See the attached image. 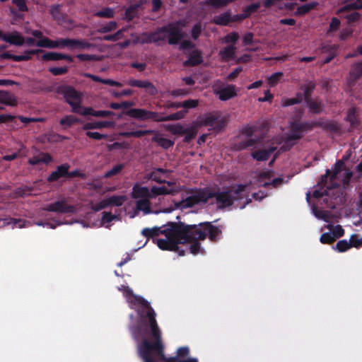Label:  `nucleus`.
I'll list each match as a JSON object with an SVG mask.
<instances>
[{"mask_svg": "<svg viewBox=\"0 0 362 362\" xmlns=\"http://www.w3.org/2000/svg\"><path fill=\"white\" fill-rule=\"evenodd\" d=\"M198 105H199L198 100H194V99H189V100L182 102V107L187 110L188 109L195 108L198 106Z\"/></svg>", "mask_w": 362, "mask_h": 362, "instance_id": "obj_64", "label": "nucleus"}, {"mask_svg": "<svg viewBox=\"0 0 362 362\" xmlns=\"http://www.w3.org/2000/svg\"><path fill=\"white\" fill-rule=\"evenodd\" d=\"M332 233L331 232L325 233L321 235L320 240L322 244H332L336 241V239L334 236H332Z\"/></svg>", "mask_w": 362, "mask_h": 362, "instance_id": "obj_63", "label": "nucleus"}, {"mask_svg": "<svg viewBox=\"0 0 362 362\" xmlns=\"http://www.w3.org/2000/svg\"><path fill=\"white\" fill-rule=\"evenodd\" d=\"M72 40L73 39L70 38H59L57 40H53L54 48H64L65 47L71 49L72 47Z\"/></svg>", "mask_w": 362, "mask_h": 362, "instance_id": "obj_43", "label": "nucleus"}, {"mask_svg": "<svg viewBox=\"0 0 362 362\" xmlns=\"http://www.w3.org/2000/svg\"><path fill=\"white\" fill-rule=\"evenodd\" d=\"M331 170L329 169L326 170L325 174L322 175L320 178V181L317 182L318 187H323L327 189L328 186H335V187L337 186V185L334 184V181H331Z\"/></svg>", "mask_w": 362, "mask_h": 362, "instance_id": "obj_30", "label": "nucleus"}, {"mask_svg": "<svg viewBox=\"0 0 362 362\" xmlns=\"http://www.w3.org/2000/svg\"><path fill=\"white\" fill-rule=\"evenodd\" d=\"M328 228L331 230V233L333 235L332 236H334L336 240L344 235V230L340 225H337L335 226L329 225Z\"/></svg>", "mask_w": 362, "mask_h": 362, "instance_id": "obj_58", "label": "nucleus"}, {"mask_svg": "<svg viewBox=\"0 0 362 362\" xmlns=\"http://www.w3.org/2000/svg\"><path fill=\"white\" fill-rule=\"evenodd\" d=\"M316 87V83L314 81H309L304 86L301 87V89L303 90V100L304 99L305 102H308L312 98V94Z\"/></svg>", "mask_w": 362, "mask_h": 362, "instance_id": "obj_27", "label": "nucleus"}, {"mask_svg": "<svg viewBox=\"0 0 362 362\" xmlns=\"http://www.w3.org/2000/svg\"><path fill=\"white\" fill-rule=\"evenodd\" d=\"M78 122L79 119L73 115H66L59 121V124L66 127H71L73 124Z\"/></svg>", "mask_w": 362, "mask_h": 362, "instance_id": "obj_44", "label": "nucleus"}, {"mask_svg": "<svg viewBox=\"0 0 362 362\" xmlns=\"http://www.w3.org/2000/svg\"><path fill=\"white\" fill-rule=\"evenodd\" d=\"M65 101L71 107L72 112L82 115L84 107L81 106L82 95L72 86H65L62 90Z\"/></svg>", "mask_w": 362, "mask_h": 362, "instance_id": "obj_6", "label": "nucleus"}, {"mask_svg": "<svg viewBox=\"0 0 362 362\" xmlns=\"http://www.w3.org/2000/svg\"><path fill=\"white\" fill-rule=\"evenodd\" d=\"M115 15V12L112 8L105 7L102 10L97 11L95 13V16L100 18H113Z\"/></svg>", "mask_w": 362, "mask_h": 362, "instance_id": "obj_55", "label": "nucleus"}, {"mask_svg": "<svg viewBox=\"0 0 362 362\" xmlns=\"http://www.w3.org/2000/svg\"><path fill=\"white\" fill-rule=\"evenodd\" d=\"M276 147L272 146L268 149H261L252 153V157L257 161L267 160L276 151Z\"/></svg>", "mask_w": 362, "mask_h": 362, "instance_id": "obj_21", "label": "nucleus"}, {"mask_svg": "<svg viewBox=\"0 0 362 362\" xmlns=\"http://www.w3.org/2000/svg\"><path fill=\"white\" fill-rule=\"evenodd\" d=\"M0 103L9 106H16L17 105V100L11 93L0 90Z\"/></svg>", "mask_w": 362, "mask_h": 362, "instance_id": "obj_25", "label": "nucleus"}, {"mask_svg": "<svg viewBox=\"0 0 362 362\" xmlns=\"http://www.w3.org/2000/svg\"><path fill=\"white\" fill-rule=\"evenodd\" d=\"M358 9H362V0H356L355 2L344 6L340 8L339 12H346Z\"/></svg>", "mask_w": 362, "mask_h": 362, "instance_id": "obj_41", "label": "nucleus"}, {"mask_svg": "<svg viewBox=\"0 0 362 362\" xmlns=\"http://www.w3.org/2000/svg\"><path fill=\"white\" fill-rule=\"evenodd\" d=\"M115 123L112 121H97L93 122H87L82 127L83 130L100 129L103 128H112Z\"/></svg>", "mask_w": 362, "mask_h": 362, "instance_id": "obj_20", "label": "nucleus"}, {"mask_svg": "<svg viewBox=\"0 0 362 362\" xmlns=\"http://www.w3.org/2000/svg\"><path fill=\"white\" fill-rule=\"evenodd\" d=\"M151 194H153L152 197H156L158 195L173 194L174 191L173 189H169L165 186H162V187L153 186L151 189Z\"/></svg>", "mask_w": 362, "mask_h": 362, "instance_id": "obj_35", "label": "nucleus"}, {"mask_svg": "<svg viewBox=\"0 0 362 362\" xmlns=\"http://www.w3.org/2000/svg\"><path fill=\"white\" fill-rule=\"evenodd\" d=\"M125 30L124 28L120 29L112 35H107L103 36L101 40L105 41L116 42L122 39L124 36L123 33Z\"/></svg>", "mask_w": 362, "mask_h": 362, "instance_id": "obj_45", "label": "nucleus"}, {"mask_svg": "<svg viewBox=\"0 0 362 362\" xmlns=\"http://www.w3.org/2000/svg\"><path fill=\"white\" fill-rule=\"evenodd\" d=\"M344 163L341 160H339L336 162V163L334 164V168L332 172H331L332 175H331L330 180L332 182L336 180L337 175L342 170V168L344 167Z\"/></svg>", "mask_w": 362, "mask_h": 362, "instance_id": "obj_57", "label": "nucleus"}, {"mask_svg": "<svg viewBox=\"0 0 362 362\" xmlns=\"http://www.w3.org/2000/svg\"><path fill=\"white\" fill-rule=\"evenodd\" d=\"M303 101V94L300 93H297L296 98H287L283 100L282 105L284 107H288L296 104H299Z\"/></svg>", "mask_w": 362, "mask_h": 362, "instance_id": "obj_47", "label": "nucleus"}, {"mask_svg": "<svg viewBox=\"0 0 362 362\" xmlns=\"http://www.w3.org/2000/svg\"><path fill=\"white\" fill-rule=\"evenodd\" d=\"M283 72L279 71L273 74L267 78L268 83L271 87H274L277 85L281 78L283 76Z\"/></svg>", "mask_w": 362, "mask_h": 362, "instance_id": "obj_60", "label": "nucleus"}, {"mask_svg": "<svg viewBox=\"0 0 362 362\" xmlns=\"http://www.w3.org/2000/svg\"><path fill=\"white\" fill-rule=\"evenodd\" d=\"M163 229H164L163 226L161 227H153V228H144L141 230V234L146 237L147 239L153 238L158 236L160 234H163Z\"/></svg>", "mask_w": 362, "mask_h": 362, "instance_id": "obj_26", "label": "nucleus"}, {"mask_svg": "<svg viewBox=\"0 0 362 362\" xmlns=\"http://www.w3.org/2000/svg\"><path fill=\"white\" fill-rule=\"evenodd\" d=\"M319 187V189L314 190L313 193V197L317 199L328 195V190L335 188V186H328L327 189L323 187Z\"/></svg>", "mask_w": 362, "mask_h": 362, "instance_id": "obj_56", "label": "nucleus"}, {"mask_svg": "<svg viewBox=\"0 0 362 362\" xmlns=\"http://www.w3.org/2000/svg\"><path fill=\"white\" fill-rule=\"evenodd\" d=\"M311 113L320 114L323 110V104L321 101L310 100L305 103Z\"/></svg>", "mask_w": 362, "mask_h": 362, "instance_id": "obj_32", "label": "nucleus"}, {"mask_svg": "<svg viewBox=\"0 0 362 362\" xmlns=\"http://www.w3.org/2000/svg\"><path fill=\"white\" fill-rule=\"evenodd\" d=\"M181 25L180 21L175 23H169L167 25L162 26V30L166 31L168 34V42L169 45H177L184 35L179 25Z\"/></svg>", "mask_w": 362, "mask_h": 362, "instance_id": "obj_10", "label": "nucleus"}, {"mask_svg": "<svg viewBox=\"0 0 362 362\" xmlns=\"http://www.w3.org/2000/svg\"><path fill=\"white\" fill-rule=\"evenodd\" d=\"M136 13V6L132 5L126 9L124 13V18L127 21H131L135 18Z\"/></svg>", "mask_w": 362, "mask_h": 362, "instance_id": "obj_61", "label": "nucleus"}, {"mask_svg": "<svg viewBox=\"0 0 362 362\" xmlns=\"http://www.w3.org/2000/svg\"><path fill=\"white\" fill-rule=\"evenodd\" d=\"M226 119L217 113H208L204 115L200 124L205 127H211L214 130L218 132L222 131L226 125Z\"/></svg>", "mask_w": 362, "mask_h": 362, "instance_id": "obj_9", "label": "nucleus"}, {"mask_svg": "<svg viewBox=\"0 0 362 362\" xmlns=\"http://www.w3.org/2000/svg\"><path fill=\"white\" fill-rule=\"evenodd\" d=\"M318 5L317 2H310L308 4H303L298 7L296 14L299 16H303L309 13L311 10L314 9Z\"/></svg>", "mask_w": 362, "mask_h": 362, "instance_id": "obj_36", "label": "nucleus"}, {"mask_svg": "<svg viewBox=\"0 0 362 362\" xmlns=\"http://www.w3.org/2000/svg\"><path fill=\"white\" fill-rule=\"evenodd\" d=\"M152 141L157 143L160 146L164 149H168L173 146L175 142L169 139L159 137L158 135L152 138Z\"/></svg>", "mask_w": 362, "mask_h": 362, "instance_id": "obj_34", "label": "nucleus"}, {"mask_svg": "<svg viewBox=\"0 0 362 362\" xmlns=\"http://www.w3.org/2000/svg\"><path fill=\"white\" fill-rule=\"evenodd\" d=\"M132 197L134 199H148L151 198L152 196L147 187H141L139 184H136L132 188Z\"/></svg>", "mask_w": 362, "mask_h": 362, "instance_id": "obj_19", "label": "nucleus"}, {"mask_svg": "<svg viewBox=\"0 0 362 362\" xmlns=\"http://www.w3.org/2000/svg\"><path fill=\"white\" fill-rule=\"evenodd\" d=\"M317 127L332 134H341V125L335 120L320 118L317 120Z\"/></svg>", "mask_w": 362, "mask_h": 362, "instance_id": "obj_11", "label": "nucleus"}, {"mask_svg": "<svg viewBox=\"0 0 362 362\" xmlns=\"http://www.w3.org/2000/svg\"><path fill=\"white\" fill-rule=\"evenodd\" d=\"M235 0H206L204 4L215 8H222L233 2Z\"/></svg>", "mask_w": 362, "mask_h": 362, "instance_id": "obj_38", "label": "nucleus"}, {"mask_svg": "<svg viewBox=\"0 0 362 362\" xmlns=\"http://www.w3.org/2000/svg\"><path fill=\"white\" fill-rule=\"evenodd\" d=\"M197 129L194 127H189L185 129L184 134L185 135L183 141L185 143H189L197 135Z\"/></svg>", "mask_w": 362, "mask_h": 362, "instance_id": "obj_59", "label": "nucleus"}, {"mask_svg": "<svg viewBox=\"0 0 362 362\" xmlns=\"http://www.w3.org/2000/svg\"><path fill=\"white\" fill-rule=\"evenodd\" d=\"M150 320L148 327L144 323L140 329L141 343L138 346V354L144 362H156L153 354L159 357L163 362H199L196 358H187L189 349L187 346L177 349L175 356L167 357L164 354V346L162 342V333L156 319V314L153 309L146 314Z\"/></svg>", "mask_w": 362, "mask_h": 362, "instance_id": "obj_1", "label": "nucleus"}, {"mask_svg": "<svg viewBox=\"0 0 362 362\" xmlns=\"http://www.w3.org/2000/svg\"><path fill=\"white\" fill-rule=\"evenodd\" d=\"M163 235L165 239L153 240L157 246L162 250L178 251L182 238H186L192 227L187 226L183 222H168L163 225Z\"/></svg>", "mask_w": 362, "mask_h": 362, "instance_id": "obj_3", "label": "nucleus"}, {"mask_svg": "<svg viewBox=\"0 0 362 362\" xmlns=\"http://www.w3.org/2000/svg\"><path fill=\"white\" fill-rule=\"evenodd\" d=\"M362 76V62L354 64L349 72V83L354 84Z\"/></svg>", "mask_w": 362, "mask_h": 362, "instance_id": "obj_23", "label": "nucleus"}, {"mask_svg": "<svg viewBox=\"0 0 362 362\" xmlns=\"http://www.w3.org/2000/svg\"><path fill=\"white\" fill-rule=\"evenodd\" d=\"M117 27V23L115 21H110L109 23L101 25L98 28L97 32L99 33H107L115 30Z\"/></svg>", "mask_w": 362, "mask_h": 362, "instance_id": "obj_46", "label": "nucleus"}, {"mask_svg": "<svg viewBox=\"0 0 362 362\" xmlns=\"http://www.w3.org/2000/svg\"><path fill=\"white\" fill-rule=\"evenodd\" d=\"M166 129L175 135H183L185 129L180 124H168Z\"/></svg>", "mask_w": 362, "mask_h": 362, "instance_id": "obj_48", "label": "nucleus"}, {"mask_svg": "<svg viewBox=\"0 0 362 362\" xmlns=\"http://www.w3.org/2000/svg\"><path fill=\"white\" fill-rule=\"evenodd\" d=\"M215 93L218 96V98L222 101L228 100L234 98L237 95L235 86L234 85L230 84L227 85L226 87L216 89Z\"/></svg>", "mask_w": 362, "mask_h": 362, "instance_id": "obj_14", "label": "nucleus"}, {"mask_svg": "<svg viewBox=\"0 0 362 362\" xmlns=\"http://www.w3.org/2000/svg\"><path fill=\"white\" fill-rule=\"evenodd\" d=\"M351 248V244L346 240H339L337 245L333 247L334 250H337L339 252H344Z\"/></svg>", "mask_w": 362, "mask_h": 362, "instance_id": "obj_51", "label": "nucleus"}, {"mask_svg": "<svg viewBox=\"0 0 362 362\" xmlns=\"http://www.w3.org/2000/svg\"><path fill=\"white\" fill-rule=\"evenodd\" d=\"M236 47L235 45H229L221 49L219 52V55L224 61H229L234 58L235 54Z\"/></svg>", "mask_w": 362, "mask_h": 362, "instance_id": "obj_29", "label": "nucleus"}, {"mask_svg": "<svg viewBox=\"0 0 362 362\" xmlns=\"http://www.w3.org/2000/svg\"><path fill=\"white\" fill-rule=\"evenodd\" d=\"M231 19V15L229 11L223 13L219 16H216L213 19V23L216 25L226 26L227 25Z\"/></svg>", "mask_w": 362, "mask_h": 362, "instance_id": "obj_31", "label": "nucleus"}, {"mask_svg": "<svg viewBox=\"0 0 362 362\" xmlns=\"http://www.w3.org/2000/svg\"><path fill=\"white\" fill-rule=\"evenodd\" d=\"M93 47V45L88 42L85 40H78L73 39L72 40V47L73 49H88Z\"/></svg>", "mask_w": 362, "mask_h": 362, "instance_id": "obj_37", "label": "nucleus"}, {"mask_svg": "<svg viewBox=\"0 0 362 362\" xmlns=\"http://www.w3.org/2000/svg\"><path fill=\"white\" fill-rule=\"evenodd\" d=\"M36 45L39 47H45L49 49H54V46H56L54 45L53 40L47 37H43L40 40H37Z\"/></svg>", "mask_w": 362, "mask_h": 362, "instance_id": "obj_50", "label": "nucleus"}, {"mask_svg": "<svg viewBox=\"0 0 362 362\" xmlns=\"http://www.w3.org/2000/svg\"><path fill=\"white\" fill-rule=\"evenodd\" d=\"M257 144V140L255 139H248L245 141H242L235 144V149L236 151H242L248 147L253 146Z\"/></svg>", "mask_w": 362, "mask_h": 362, "instance_id": "obj_40", "label": "nucleus"}, {"mask_svg": "<svg viewBox=\"0 0 362 362\" xmlns=\"http://www.w3.org/2000/svg\"><path fill=\"white\" fill-rule=\"evenodd\" d=\"M124 164H118L115 165L112 169L106 171L103 175L105 178H110L115 175H118L124 169Z\"/></svg>", "mask_w": 362, "mask_h": 362, "instance_id": "obj_49", "label": "nucleus"}, {"mask_svg": "<svg viewBox=\"0 0 362 362\" xmlns=\"http://www.w3.org/2000/svg\"><path fill=\"white\" fill-rule=\"evenodd\" d=\"M127 84L132 87L144 88L150 95H156L158 93V89L156 87L148 81H141L130 78L127 81Z\"/></svg>", "mask_w": 362, "mask_h": 362, "instance_id": "obj_13", "label": "nucleus"}, {"mask_svg": "<svg viewBox=\"0 0 362 362\" xmlns=\"http://www.w3.org/2000/svg\"><path fill=\"white\" fill-rule=\"evenodd\" d=\"M213 194H209V189H202L196 190L193 195L189 196L178 203L181 208H191L199 203H206L209 199L213 198Z\"/></svg>", "mask_w": 362, "mask_h": 362, "instance_id": "obj_7", "label": "nucleus"}, {"mask_svg": "<svg viewBox=\"0 0 362 362\" xmlns=\"http://www.w3.org/2000/svg\"><path fill=\"white\" fill-rule=\"evenodd\" d=\"M42 55H37V59L42 62L59 61L61 60L62 53L55 52H43Z\"/></svg>", "mask_w": 362, "mask_h": 362, "instance_id": "obj_28", "label": "nucleus"}, {"mask_svg": "<svg viewBox=\"0 0 362 362\" xmlns=\"http://www.w3.org/2000/svg\"><path fill=\"white\" fill-rule=\"evenodd\" d=\"M107 204L110 206H120L126 201V197L123 195H113L107 198Z\"/></svg>", "mask_w": 362, "mask_h": 362, "instance_id": "obj_39", "label": "nucleus"}, {"mask_svg": "<svg viewBox=\"0 0 362 362\" xmlns=\"http://www.w3.org/2000/svg\"><path fill=\"white\" fill-rule=\"evenodd\" d=\"M290 126L291 128H293V130L299 132L302 135H303L305 132H310L315 127H317V121H294L291 122Z\"/></svg>", "mask_w": 362, "mask_h": 362, "instance_id": "obj_15", "label": "nucleus"}, {"mask_svg": "<svg viewBox=\"0 0 362 362\" xmlns=\"http://www.w3.org/2000/svg\"><path fill=\"white\" fill-rule=\"evenodd\" d=\"M188 110H182L178 111L177 112L168 115L167 116H163L161 115L160 116V122H167V121H173V120H179L184 118L187 113Z\"/></svg>", "mask_w": 362, "mask_h": 362, "instance_id": "obj_33", "label": "nucleus"}, {"mask_svg": "<svg viewBox=\"0 0 362 362\" xmlns=\"http://www.w3.org/2000/svg\"><path fill=\"white\" fill-rule=\"evenodd\" d=\"M203 62L202 52L198 49L192 50L187 60L183 62L185 66H195Z\"/></svg>", "mask_w": 362, "mask_h": 362, "instance_id": "obj_17", "label": "nucleus"}, {"mask_svg": "<svg viewBox=\"0 0 362 362\" xmlns=\"http://www.w3.org/2000/svg\"><path fill=\"white\" fill-rule=\"evenodd\" d=\"M312 211L314 215L319 219H322L325 221H329L328 212L324 210H320L317 207L313 204L312 206Z\"/></svg>", "mask_w": 362, "mask_h": 362, "instance_id": "obj_53", "label": "nucleus"}, {"mask_svg": "<svg viewBox=\"0 0 362 362\" xmlns=\"http://www.w3.org/2000/svg\"><path fill=\"white\" fill-rule=\"evenodd\" d=\"M48 71L53 76H61L66 74L69 71V67L65 66L62 67H50Z\"/></svg>", "mask_w": 362, "mask_h": 362, "instance_id": "obj_62", "label": "nucleus"}, {"mask_svg": "<svg viewBox=\"0 0 362 362\" xmlns=\"http://www.w3.org/2000/svg\"><path fill=\"white\" fill-rule=\"evenodd\" d=\"M192 227L186 238H182L181 244L191 243L189 247L190 253L197 255L201 250L200 240L206 238L211 242L216 243L221 239L222 230L220 227L214 226L211 222H201L198 224H187Z\"/></svg>", "mask_w": 362, "mask_h": 362, "instance_id": "obj_2", "label": "nucleus"}, {"mask_svg": "<svg viewBox=\"0 0 362 362\" xmlns=\"http://www.w3.org/2000/svg\"><path fill=\"white\" fill-rule=\"evenodd\" d=\"M62 6L59 4H54L50 6L49 13L52 18L56 21L62 18V13L61 12Z\"/></svg>", "mask_w": 362, "mask_h": 362, "instance_id": "obj_54", "label": "nucleus"}, {"mask_svg": "<svg viewBox=\"0 0 362 362\" xmlns=\"http://www.w3.org/2000/svg\"><path fill=\"white\" fill-rule=\"evenodd\" d=\"M126 296L128 298V301L135 305V310L139 317V320L135 325L129 327V331L131 334L136 341H139L141 339V335L143 332L140 330L142 324L146 325L148 327L150 325V320L147 317V313L150 311V309H153L148 301L140 296H136L133 293L132 289L129 287L125 288Z\"/></svg>", "mask_w": 362, "mask_h": 362, "instance_id": "obj_4", "label": "nucleus"}, {"mask_svg": "<svg viewBox=\"0 0 362 362\" xmlns=\"http://www.w3.org/2000/svg\"><path fill=\"white\" fill-rule=\"evenodd\" d=\"M345 120L349 122L351 127L356 128L360 124V119L356 114V108L349 109Z\"/></svg>", "mask_w": 362, "mask_h": 362, "instance_id": "obj_24", "label": "nucleus"}, {"mask_svg": "<svg viewBox=\"0 0 362 362\" xmlns=\"http://www.w3.org/2000/svg\"><path fill=\"white\" fill-rule=\"evenodd\" d=\"M246 185H238L223 192L209 190V194L216 198L218 208H226L233 205L235 201L243 199L245 197Z\"/></svg>", "mask_w": 362, "mask_h": 362, "instance_id": "obj_5", "label": "nucleus"}, {"mask_svg": "<svg viewBox=\"0 0 362 362\" xmlns=\"http://www.w3.org/2000/svg\"><path fill=\"white\" fill-rule=\"evenodd\" d=\"M125 115L139 121L152 120L154 122H160L161 113L154 111H150L143 108H132L125 110Z\"/></svg>", "mask_w": 362, "mask_h": 362, "instance_id": "obj_8", "label": "nucleus"}, {"mask_svg": "<svg viewBox=\"0 0 362 362\" xmlns=\"http://www.w3.org/2000/svg\"><path fill=\"white\" fill-rule=\"evenodd\" d=\"M82 115H91L97 117H107L115 116L116 113L110 110H95L92 107H86L83 109Z\"/></svg>", "mask_w": 362, "mask_h": 362, "instance_id": "obj_22", "label": "nucleus"}, {"mask_svg": "<svg viewBox=\"0 0 362 362\" xmlns=\"http://www.w3.org/2000/svg\"><path fill=\"white\" fill-rule=\"evenodd\" d=\"M4 41L10 45L21 46L25 42L24 37L17 31H13L8 34H4Z\"/></svg>", "mask_w": 362, "mask_h": 362, "instance_id": "obj_18", "label": "nucleus"}, {"mask_svg": "<svg viewBox=\"0 0 362 362\" xmlns=\"http://www.w3.org/2000/svg\"><path fill=\"white\" fill-rule=\"evenodd\" d=\"M136 208L138 210L143 211L146 214L151 212L150 202L148 199H141L137 201Z\"/></svg>", "mask_w": 362, "mask_h": 362, "instance_id": "obj_42", "label": "nucleus"}, {"mask_svg": "<svg viewBox=\"0 0 362 362\" xmlns=\"http://www.w3.org/2000/svg\"><path fill=\"white\" fill-rule=\"evenodd\" d=\"M42 210L60 214H73L75 212V207L72 205L67 204L63 200H59L47 204L42 208Z\"/></svg>", "mask_w": 362, "mask_h": 362, "instance_id": "obj_12", "label": "nucleus"}, {"mask_svg": "<svg viewBox=\"0 0 362 362\" xmlns=\"http://www.w3.org/2000/svg\"><path fill=\"white\" fill-rule=\"evenodd\" d=\"M70 168V165L68 163H64L58 165L56 170L53 171L47 178L48 182H53L57 181L59 178H66L68 174V170Z\"/></svg>", "mask_w": 362, "mask_h": 362, "instance_id": "obj_16", "label": "nucleus"}, {"mask_svg": "<svg viewBox=\"0 0 362 362\" xmlns=\"http://www.w3.org/2000/svg\"><path fill=\"white\" fill-rule=\"evenodd\" d=\"M165 33H166V31L163 30L162 27L158 28L154 32H152V37H153L152 40H154L155 43L165 41L166 39Z\"/></svg>", "mask_w": 362, "mask_h": 362, "instance_id": "obj_52", "label": "nucleus"}]
</instances>
